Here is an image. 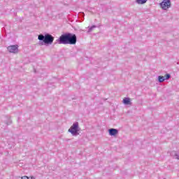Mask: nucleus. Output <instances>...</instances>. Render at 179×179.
Instances as JSON below:
<instances>
[{"label":"nucleus","instance_id":"423d86ee","mask_svg":"<svg viewBox=\"0 0 179 179\" xmlns=\"http://www.w3.org/2000/svg\"><path fill=\"white\" fill-rule=\"evenodd\" d=\"M117 134H118V130L115 129H109V135H110L111 136H114L117 135Z\"/></svg>","mask_w":179,"mask_h":179},{"label":"nucleus","instance_id":"7ed1b4c3","mask_svg":"<svg viewBox=\"0 0 179 179\" xmlns=\"http://www.w3.org/2000/svg\"><path fill=\"white\" fill-rule=\"evenodd\" d=\"M69 132H71L72 135H77L79 132V123L76 122L69 129Z\"/></svg>","mask_w":179,"mask_h":179},{"label":"nucleus","instance_id":"f257e3e1","mask_svg":"<svg viewBox=\"0 0 179 179\" xmlns=\"http://www.w3.org/2000/svg\"><path fill=\"white\" fill-rule=\"evenodd\" d=\"M60 43L62 44H76V35L72 34L62 35Z\"/></svg>","mask_w":179,"mask_h":179},{"label":"nucleus","instance_id":"1a4fd4ad","mask_svg":"<svg viewBox=\"0 0 179 179\" xmlns=\"http://www.w3.org/2000/svg\"><path fill=\"white\" fill-rule=\"evenodd\" d=\"M159 82L162 83V82H164V80H166V78L164 76H159Z\"/></svg>","mask_w":179,"mask_h":179},{"label":"nucleus","instance_id":"20e7f679","mask_svg":"<svg viewBox=\"0 0 179 179\" xmlns=\"http://www.w3.org/2000/svg\"><path fill=\"white\" fill-rule=\"evenodd\" d=\"M160 6L164 10H167L171 7V1L170 0H163L160 3Z\"/></svg>","mask_w":179,"mask_h":179},{"label":"nucleus","instance_id":"9b49d317","mask_svg":"<svg viewBox=\"0 0 179 179\" xmlns=\"http://www.w3.org/2000/svg\"><path fill=\"white\" fill-rule=\"evenodd\" d=\"M165 79H170V74H166L165 76H164Z\"/></svg>","mask_w":179,"mask_h":179},{"label":"nucleus","instance_id":"39448f33","mask_svg":"<svg viewBox=\"0 0 179 179\" xmlns=\"http://www.w3.org/2000/svg\"><path fill=\"white\" fill-rule=\"evenodd\" d=\"M18 48L19 46L17 45H13L8 47V50L9 52L16 53L19 51Z\"/></svg>","mask_w":179,"mask_h":179},{"label":"nucleus","instance_id":"0eeeda50","mask_svg":"<svg viewBox=\"0 0 179 179\" xmlns=\"http://www.w3.org/2000/svg\"><path fill=\"white\" fill-rule=\"evenodd\" d=\"M124 104H126L127 106L131 104V99L129 98H124L123 99Z\"/></svg>","mask_w":179,"mask_h":179},{"label":"nucleus","instance_id":"9d476101","mask_svg":"<svg viewBox=\"0 0 179 179\" xmlns=\"http://www.w3.org/2000/svg\"><path fill=\"white\" fill-rule=\"evenodd\" d=\"M22 179H36V178H34V177L23 176L22 177Z\"/></svg>","mask_w":179,"mask_h":179},{"label":"nucleus","instance_id":"f03ea898","mask_svg":"<svg viewBox=\"0 0 179 179\" xmlns=\"http://www.w3.org/2000/svg\"><path fill=\"white\" fill-rule=\"evenodd\" d=\"M38 39L40 41H43L45 44H52L54 42V37L50 34H46L45 36L41 34L38 36Z\"/></svg>","mask_w":179,"mask_h":179},{"label":"nucleus","instance_id":"6e6552de","mask_svg":"<svg viewBox=\"0 0 179 179\" xmlns=\"http://www.w3.org/2000/svg\"><path fill=\"white\" fill-rule=\"evenodd\" d=\"M148 0H136L137 3L139 5H143V3H146Z\"/></svg>","mask_w":179,"mask_h":179}]
</instances>
